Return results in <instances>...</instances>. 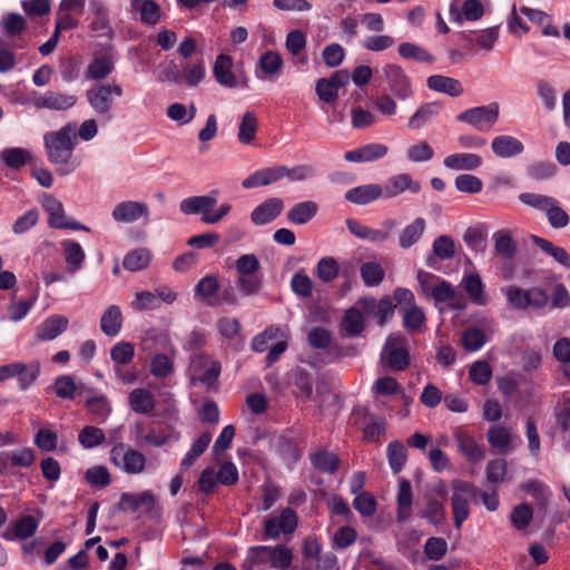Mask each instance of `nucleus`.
<instances>
[{
	"label": "nucleus",
	"mask_w": 570,
	"mask_h": 570,
	"mask_svg": "<svg viewBox=\"0 0 570 570\" xmlns=\"http://www.w3.org/2000/svg\"><path fill=\"white\" fill-rule=\"evenodd\" d=\"M218 190H212L208 195L190 196L179 203V210L185 215H202L204 224L214 225L219 223L229 212L232 205L223 203L213 212L217 204Z\"/></svg>",
	"instance_id": "f257e3e1"
},
{
	"label": "nucleus",
	"mask_w": 570,
	"mask_h": 570,
	"mask_svg": "<svg viewBox=\"0 0 570 570\" xmlns=\"http://www.w3.org/2000/svg\"><path fill=\"white\" fill-rule=\"evenodd\" d=\"M451 508L453 513L454 527L460 530L463 522L470 517L469 501H475L480 489L472 482L455 479L451 481Z\"/></svg>",
	"instance_id": "f03ea898"
},
{
	"label": "nucleus",
	"mask_w": 570,
	"mask_h": 570,
	"mask_svg": "<svg viewBox=\"0 0 570 570\" xmlns=\"http://www.w3.org/2000/svg\"><path fill=\"white\" fill-rule=\"evenodd\" d=\"M122 94V88L119 85L95 83L86 91V99L97 116L110 121L114 118V97H121Z\"/></svg>",
	"instance_id": "7ed1b4c3"
},
{
	"label": "nucleus",
	"mask_w": 570,
	"mask_h": 570,
	"mask_svg": "<svg viewBox=\"0 0 570 570\" xmlns=\"http://www.w3.org/2000/svg\"><path fill=\"white\" fill-rule=\"evenodd\" d=\"M73 132L75 127L68 124L57 131L45 135V147L48 160L51 164L65 165L69 161L73 150V144L71 141Z\"/></svg>",
	"instance_id": "20e7f679"
},
{
	"label": "nucleus",
	"mask_w": 570,
	"mask_h": 570,
	"mask_svg": "<svg viewBox=\"0 0 570 570\" xmlns=\"http://www.w3.org/2000/svg\"><path fill=\"white\" fill-rule=\"evenodd\" d=\"M109 460L116 468L130 475L142 473L147 464V459L140 451L122 442L111 448Z\"/></svg>",
	"instance_id": "39448f33"
},
{
	"label": "nucleus",
	"mask_w": 570,
	"mask_h": 570,
	"mask_svg": "<svg viewBox=\"0 0 570 570\" xmlns=\"http://www.w3.org/2000/svg\"><path fill=\"white\" fill-rule=\"evenodd\" d=\"M499 114V104L490 102L484 106L465 109L456 116V120L472 126L478 131H488L498 121Z\"/></svg>",
	"instance_id": "423d86ee"
},
{
	"label": "nucleus",
	"mask_w": 570,
	"mask_h": 570,
	"mask_svg": "<svg viewBox=\"0 0 570 570\" xmlns=\"http://www.w3.org/2000/svg\"><path fill=\"white\" fill-rule=\"evenodd\" d=\"M42 208L48 214V225L51 228L85 230L89 228L79 222L71 220L67 217L63 205L52 195H45L41 202Z\"/></svg>",
	"instance_id": "0eeeda50"
},
{
	"label": "nucleus",
	"mask_w": 570,
	"mask_h": 570,
	"mask_svg": "<svg viewBox=\"0 0 570 570\" xmlns=\"http://www.w3.org/2000/svg\"><path fill=\"white\" fill-rule=\"evenodd\" d=\"M383 73L387 89L395 98L406 100L413 96L411 79L401 66L387 63L383 67Z\"/></svg>",
	"instance_id": "6e6552de"
},
{
	"label": "nucleus",
	"mask_w": 570,
	"mask_h": 570,
	"mask_svg": "<svg viewBox=\"0 0 570 570\" xmlns=\"http://www.w3.org/2000/svg\"><path fill=\"white\" fill-rule=\"evenodd\" d=\"M29 100L37 108L60 111L73 107L77 104V96L52 90H48L46 92L33 91Z\"/></svg>",
	"instance_id": "1a4fd4ad"
},
{
	"label": "nucleus",
	"mask_w": 570,
	"mask_h": 570,
	"mask_svg": "<svg viewBox=\"0 0 570 570\" xmlns=\"http://www.w3.org/2000/svg\"><path fill=\"white\" fill-rule=\"evenodd\" d=\"M149 214V207L146 203L124 200L114 207L111 217L117 223L132 224L140 218L148 220Z\"/></svg>",
	"instance_id": "9d476101"
},
{
	"label": "nucleus",
	"mask_w": 570,
	"mask_h": 570,
	"mask_svg": "<svg viewBox=\"0 0 570 570\" xmlns=\"http://www.w3.org/2000/svg\"><path fill=\"white\" fill-rule=\"evenodd\" d=\"M297 527V515L291 508L284 509L278 517L267 518L264 523V533L267 538L276 539L281 533L289 534Z\"/></svg>",
	"instance_id": "9b49d317"
},
{
	"label": "nucleus",
	"mask_w": 570,
	"mask_h": 570,
	"mask_svg": "<svg viewBox=\"0 0 570 570\" xmlns=\"http://www.w3.org/2000/svg\"><path fill=\"white\" fill-rule=\"evenodd\" d=\"M39 363L21 362L2 365V380L16 377L20 390H27L39 376Z\"/></svg>",
	"instance_id": "f8f14e48"
},
{
	"label": "nucleus",
	"mask_w": 570,
	"mask_h": 570,
	"mask_svg": "<svg viewBox=\"0 0 570 570\" xmlns=\"http://www.w3.org/2000/svg\"><path fill=\"white\" fill-rule=\"evenodd\" d=\"M39 297L38 287L32 289V292L27 297H18V291L14 289L9 294V301L6 308V318L10 322L18 323L21 322L31 311V308L36 305Z\"/></svg>",
	"instance_id": "ddd939ff"
},
{
	"label": "nucleus",
	"mask_w": 570,
	"mask_h": 570,
	"mask_svg": "<svg viewBox=\"0 0 570 570\" xmlns=\"http://www.w3.org/2000/svg\"><path fill=\"white\" fill-rule=\"evenodd\" d=\"M287 166L279 165L274 167L261 168L242 181V187L245 189L258 188L268 186L285 178Z\"/></svg>",
	"instance_id": "4468645a"
},
{
	"label": "nucleus",
	"mask_w": 570,
	"mask_h": 570,
	"mask_svg": "<svg viewBox=\"0 0 570 570\" xmlns=\"http://www.w3.org/2000/svg\"><path fill=\"white\" fill-rule=\"evenodd\" d=\"M284 210L279 197H271L257 205L250 213V220L256 226H264L275 220Z\"/></svg>",
	"instance_id": "2eb2a0df"
},
{
	"label": "nucleus",
	"mask_w": 570,
	"mask_h": 570,
	"mask_svg": "<svg viewBox=\"0 0 570 570\" xmlns=\"http://www.w3.org/2000/svg\"><path fill=\"white\" fill-rule=\"evenodd\" d=\"M384 199L395 198L404 191L417 194L421 190V184L414 180L410 174L402 173L390 177L383 186Z\"/></svg>",
	"instance_id": "dca6fc26"
},
{
	"label": "nucleus",
	"mask_w": 570,
	"mask_h": 570,
	"mask_svg": "<svg viewBox=\"0 0 570 570\" xmlns=\"http://www.w3.org/2000/svg\"><path fill=\"white\" fill-rule=\"evenodd\" d=\"M387 153L389 147L386 145L370 142L346 151L343 157L350 163H372L384 158Z\"/></svg>",
	"instance_id": "f3484780"
},
{
	"label": "nucleus",
	"mask_w": 570,
	"mask_h": 570,
	"mask_svg": "<svg viewBox=\"0 0 570 570\" xmlns=\"http://www.w3.org/2000/svg\"><path fill=\"white\" fill-rule=\"evenodd\" d=\"M344 198L352 204L365 206L380 198L384 199L383 186L375 183L356 186L348 189Z\"/></svg>",
	"instance_id": "a211bd4d"
},
{
	"label": "nucleus",
	"mask_w": 570,
	"mask_h": 570,
	"mask_svg": "<svg viewBox=\"0 0 570 570\" xmlns=\"http://www.w3.org/2000/svg\"><path fill=\"white\" fill-rule=\"evenodd\" d=\"M491 150L499 158H513L524 151V145L514 136L500 135L492 139Z\"/></svg>",
	"instance_id": "6ab92c4d"
},
{
	"label": "nucleus",
	"mask_w": 570,
	"mask_h": 570,
	"mask_svg": "<svg viewBox=\"0 0 570 570\" xmlns=\"http://www.w3.org/2000/svg\"><path fill=\"white\" fill-rule=\"evenodd\" d=\"M213 76L215 80L226 88H235L237 78L233 71V59L230 56L220 53L216 57L213 65Z\"/></svg>",
	"instance_id": "aec40b11"
},
{
	"label": "nucleus",
	"mask_w": 570,
	"mask_h": 570,
	"mask_svg": "<svg viewBox=\"0 0 570 570\" xmlns=\"http://www.w3.org/2000/svg\"><path fill=\"white\" fill-rule=\"evenodd\" d=\"M130 7L142 24L156 26L163 18V10L154 0H130Z\"/></svg>",
	"instance_id": "412c9836"
},
{
	"label": "nucleus",
	"mask_w": 570,
	"mask_h": 570,
	"mask_svg": "<svg viewBox=\"0 0 570 570\" xmlns=\"http://www.w3.org/2000/svg\"><path fill=\"white\" fill-rule=\"evenodd\" d=\"M483 164L481 156L472 153H456L446 156L443 165L455 171H472L480 168Z\"/></svg>",
	"instance_id": "4be33fe9"
},
{
	"label": "nucleus",
	"mask_w": 570,
	"mask_h": 570,
	"mask_svg": "<svg viewBox=\"0 0 570 570\" xmlns=\"http://www.w3.org/2000/svg\"><path fill=\"white\" fill-rule=\"evenodd\" d=\"M396 504V522H405L412 515L413 505L412 485L411 482L406 479H402L399 483Z\"/></svg>",
	"instance_id": "5701e85b"
},
{
	"label": "nucleus",
	"mask_w": 570,
	"mask_h": 570,
	"mask_svg": "<svg viewBox=\"0 0 570 570\" xmlns=\"http://www.w3.org/2000/svg\"><path fill=\"white\" fill-rule=\"evenodd\" d=\"M455 441L460 453L470 462L476 463L484 459V449L475 439L464 431L455 433Z\"/></svg>",
	"instance_id": "b1692460"
},
{
	"label": "nucleus",
	"mask_w": 570,
	"mask_h": 570,
	"mask_svg": "<svg viewBox=\"0 0 570 570\" xmlns=\"http://www.w3.org/2000/svg\"><path fill=\"white\" fill-rule=\"evenodd\" d=\"M69 321L62 315H51L39 326L37 338L41 342H49L57 338L68 327Z\"/></svg>",
	"instance_id": "393cba45"
},
{
	"label": "nucleus",
	"mask_w": 570,
	"mask_h": 570,
	"mask_svg": "<svg viewBox=\"0 0 570 570\" xmlns=\"http://www.w3.org/2000/svg\"><path fill=\"white\" fill-rule=\"evenodd\" d=\"M220 284L215 275H206L195 286V296H198L208 306H218V292Z\"/></svg>",
	"instance_id": "a878e982"
},
{
	"label": "nucleus",
	"mask_w": 570,
	"mask_h": 570,
	"mask_svg": "<svg viewBox=\"0 0 570 570\" xmlns=\"http://www.w3.org/2000/svg\"><path fill=\"white\" fill-rule=\"evenodd\" d=\"M433 255L426 258V265L431 268H436L438 259H451L455 255L454 240L448 235L438 236L432 244Z\"/></svg>",
	"instance_id": "bb28decb"
},
{
	"label": "nucleus",
	"mask_w": 570,
	"mask_h": 570,
	"mask_svg": "<svg viewBox=\"0 0 570 570\" xmlns=\"http://www.w3.org/2000/svg\"><path fill=\"white\" fill-rule=\"evenodd\" d=\"M39 527V521L31 514H26L16 520L11 530H8L3 538L7 540H26L31 538Z\"/></svg>",
	"instance_id": "cd10ccee"
},
{
	"label": "nucleus",
	"mask_w": 570,
	"mask_h": 570,
	"mask_svg": "<svg viewBox=\"0 0 570 570\" xmlns=\"http://www.w3.org/2000/svg\"><path fill=\"white\" fill-rule=\"evenodd\" d=\"M318 213V205L313 200H304L289 208L286 218L291 224L305 225Z\"/></svg>",
	"instance_id": "c85d7f7f"
},
{
	"label": "nucleus",
	"mask_w": 570,
	"mask_h": 570,
	"mask_svg": "<svg viewBox=\"0 0 570 570\" xmlns=\"http://www.w3.org/2000/svg\"><path fill=\"white\" fill-rule=\"evenodd\" d=\"M429 89L449 95L450 97H459L463 94V87L458 79L442 76L432 75L426 79Z\"/></svg>",
	"instance_id": "c756f323"
},
{
	"label": "nucleus",
	"mask_w": 570,
	"mask_h": 570,
	"mask_svg": "<svg viewBox=\"0 0 570 570\" xmlns=\"http://www.w3.org/2000/svg\"><path fill=\"white\" fill-rule=\"evenodd\" d=\"M461 283L474 305L484 306L488 304V298L484 294V284L478 273L465 274Z\"/></svg>",
	"instance_id": "7c9ffc66"
},
{
	"label": "nucleus",
	"mask_w": 570,
	"mask_h": 570,
	"mask_svg": "<svg viewBox=\"0 0 570 570\" xmlns=\"http://www.w3.org/2000/svg\"><path fill=\"white\" fill-rule=\"evenodd\" d=\"M426 228V222L423 217H416L411 224L406 225L399 235V246L402 249H409L420 242Z\"/></svg>",
	"instance_id": "2f4dec72"
},
{
	"label": "nucleus",
	"mask_w": 570,
	"mask_h": 570,
	"mask_svg": "<svg viewBox=\"0 0 570 570\" xmlns=\"http://www.w3.org/2000/svg\"><path fill=\"white\" fill-rule=\"evenodd\" d=\"M33 163V155L29 149L10 147L2 149V164L11 169L19 170L27 164Z\"/></svg>",
	"instance_id": "473e14b6"
},
{
	"label": "nucleus",
	"mask_w": 570,
	"mask_h": 570,
	"mask_svg": "<svg viewBox=\"0 0 570 570\" xmlns=\"http://www.w3.org/2000/svg\"><path fill=\"white\" fill-rule=\"evenodd\" d=\"M122 320V313L118 305L108 306L100 318L101 332L109 337L117 336L120 333Z\"/></svg>",
	"instance_id": "72a5a7b5"
},
{
	"label": "nucleus",
	"mask_w": 570,
	"mask_h": 570,
	"mask_svg": "<svg viewBox=\"0 0 570 570\" xmlns=\"http://www.w3.org/2000/svg\"><path fill=\"white\" fill-rule=\"evenodd\" d=\"M309 460L314 469L323 473L334 474L340 466L338 456L325 449H316L309 454Z\"/></svg>",
	"instance_id": "f704fd0d"
},
{
	"label": "nucleus",
	"mask_w": 570,
	"mask_h": 570,
	"mask_svg": "<svg viewBox=\"0 0 570 570\" xmlns=\"http://www.w3.org/2000/svg\"><path fill=\"white\" fill-rule=\"evenodd\" d=\"M61 248L65 261L69 266V271L75 273L82 268L86 254L81 245L73 239H65L61 242Z\"/></svg>",
	"instance_id": "c9c22d12"
},
{
	"label": "nucleus",
	"mask_w": 570,
	"mask_h": 570,
	"mask_svg": "<svg viewBox=\"0 0 570 570\" xmlns=\"http://www.w3.org/2000/svg\"><path fill=\"white\" fill-rule=\"evenodd\" d=\"M36 461L35 451L30 448H20L2 453V470L8 466L30 468Z\"/></svg>",
	"instance_id": "e433bc0d"
},
{
	"label": "nucleus",
	"mask_w": 570,
	"mask_h": 570,
	"mask_svg": "<svg viewBox=\"0 0 570 570\" xmlns=\"http://www.w3.org/2000/svg\"><path fill=\"white\" fill-rule=\"evenodd\" d=\"M487 439L490 446L499 450L501 453H507L511 450L512 434L504 425H491L487 432Z\"/></svg>",
	"instance_id": "4c0bfd02"
},
{
	"label": "nucleus",
	"mask_w": 570,
	"mask_h": 570,
	"mask_svg": "<svg viewBox=\"0 0 570 570\" xmlns=\"http://www.w3.org/2000/svg\"><path fill=\"white\" fill-rule=\"evenodd\" d=\"M129 404L134 412L140 414L150 413L155 409L154 395L146 389H135L129 394Z\"/></svg>",
	"instance_id": "58836bf2"
},
{
	"label": "nucleus",
	"mask_w": 570,
	"mask_h": 570,
	"mask_svg": "<svg viewBox=\"0 0 570 570\" xmlns=\"http://www.w3.org/2000/svg\"><path fill=\"white\" fill-rule=\"evenodd\" d=\"M257 67L258 70L263 73V76H261L257 72V77L261 79L265 77L277 76L283 67L282 56L276 51L268 50L259 57Z\"/></svg>",
	"instance_id": "ea45409f"
},
{
	"label": "nucleus",
	"mask_w": 570,
	"mask_h": 570,
	"mask_svg": "<svg viewBox=\"0 0 570 570\" xmlns=\"http://www.w3.org/2000/svg\"><path fill=\"white\" fill-rule=\"evenodd\" d=\"M85 407L96 423H104L111 413V405L105 395L89 397Z\"/></svg>",
	"instance_id": "a19ab883"
},
{
	"label": "nucleus",
	"mask_w": 570,
	"mask_h": 570,
	"mask_svg": "<svg viewBox=\"0 0 570 570\" xmlns=\"http://www.w3.org/2000/svg\"><path fill=\"white\" fill-rule=\"evenodd\" d=\"M258 129V119L252 111H247L240 119L238 127V141L244 145H250Z\"/></svg>",
	"instance_id": "79ce46f5"
},
{
	"label": "nucleus",
	"mask_w": 570,
	"mask_h": 570,
	"mask_svg": "<svg viewBox=\"0 0 570 570\" xmlns=\"http://www.w3.org/2000/svg\"><path fill=\"white\" fill-rule=\"evenodd\" d=\"M150 259L151 255L147 248H136L125 255L122 266L129 272H138L146 268Z\"/></svg>",
	"instance_id": "37998d69"
},
{
	"label": "nucleus",
	"mask_w": 570,
	"mask_h": 570,
	"mask_svg": "<svg viewBox=\"0 0 570 570\" xmlns=\"http://www.w3.org/2000/svg\"><path fill=\"white\" fill-rule=\"evenodd\" d=\"M396 227L397 220L395 218H384L381 222V228H373L368 226L365 240L375 244L387 242Z\"/></svg>",
	"instance_id": "c03bdc74"
},
{
	"label": "nucleus",
	"mask_w": 570,
	"mask_h": 570,
	"mask_svg": "<svg viewBox=\"0 0 570 570\" xmlns=\"http://www.w3.org/2000/svg\"><path fill=\"white\" fill-rule=\"evenodd\" d=\"M533 243L546 254L550 255L560 265L570 268V255L559 246H554L550 240L539 236H532Z\"/></svg>",
	"instance_id": "a18cd8bd"
},
{
	"label": "nucleus",
	"mask_w": 570,
	"mask_h": 570,
	"mask_svg": "<svg viewBox=\"0 0 570 570\" xmlns=\"http://www.w3.org/2000/svg\"><path fill=\"white\" fill-rule=\"evenodd\" d=\"M112 61L108 57H96L87 67L86 78L91 80H102L112 72Z\"/></svg>",
	"instance_id": "49530a36"
},
{
	"label": "nucleus",
	"mask_w": 570,
	"mask_h": 570,
	"mask_svg": "<svg viewBox=\"0 0 570 570\" xmlns=\"http://www.w3.org/2000/svg\"><path fill=\"white\" fill-rule=\"evenodd\" d=\"M315 272L320 281L330 283L340 275L341 267L334 257L324 256L317 262Z\"/></svg>",
	"instance_id": "de8ad7c7"
},
{
	"label": "nucleus",
	"mask_w": 570,
	"mask_h": 570,
	"mask_svg": "<svg viewBox=\"0 0 570 570\" xmlns=\"http://www.w3.org/2000/svg\"><path fill=\"white\" fill-rule=\"evenodd\" d=\"M397 51L402 58L414 60L416 62L432 63L435 61L434 56L428 52L423 47L412 42H402L399 46Z\"/></svg>",
	"instance_id": "09e8293b"
},
{
	"label": "nucleus",
	"mask_w": 570,
	"mask_h": 570,
	"mask_svg": "<svg viewBox=\"0 0 570 570\" xmlns=\"http://www.w3.org/2000/svg\"><path fill=\"white\" fill-rule=\"evenodd\" d=\"M106 440L105 432L97 426L86 425L78 433V442L83 449H94Z\"/></svg>",
	"instance_id": "8fccbe9b"
},
{
	"label": "nucleus",
	"mask_w": 570,
	"mask_h": 570,
	"mask_svg": "<svg viewBox=\"0 0 570 570\" xmlns=\"http://www.w3.org/2000/svg\"><path fill=\"white\" fill-rule=\"evenodd\" d=\"M438 114L439 108L435 104H424L409 119L407 127L412 130L423 128Z\"/></svg>",
	"instance_id": "3c124183"
},
{
	"label": "nucleus",
	"mask_w": 570,
	"mask_h": 570,
	"mask_svg": "<svg viewBox=\"0 0 570 570\" xmlns=\"http://www.w3.org/2000/svg\"><path fill=\"white\" fill-rule=\"evenodd\" d=\"M360 274L363 283L368 287L379 286L385 276L383 267L376 262H366L361 265Z\"/></svg>",
	"instance_id": "603ef678"
},
{
	"label": "nucleus",
	"mask_w": 570,
	"mask_h": 570,
	"mask_svg": "<svg viewBox=\"0 0 570 570\" xmlns=\"http://www.w3.org/2000/svg\"><path fill=\"white\" fill-rule=\"evenodd\" d=\"M487 342L485 334L482 330L471 326L463 331L461 343L465 351L476 352L483 347Z\"/></svg>",
	"instance_id": "864d4df0"
},
{
	"label": "nucleus",
	"mask_w": 570,
	"mask_h": 570,
	"mask_svg": "<svg viewBox=\"0 0 570 570\" xmlns=\"http://www.w3.org/2000/svg\"><path fill=\"white\" fill-rule=\"evenodd\" d=\"M389 464L394 473H399L406 462V449L400 441H392L386 449Z\"/></svg>",
	"instance_id": "5fc2aeb1"
},
{
	"label": "nucleus",
	"mask_w": 570,
	"mask_h": 570,
	"mask_svg": "<svg viewBox=\"0 0 570 570\" xmlns=\"http://www.w3.org/2000/svg\"><path fill=\"white\" fill-rule=\"evenodd\" d=\"M342 324L347 336L351 337L358 336L364 330L363 315L354 307L346 311Z\"/></svg>",
	"instance_id": "6e6d98bb"
},
{
	"label": "nucleus",
	"mask_w": 570,
	"mask_h": 570,
	"mask_svg": "<svg viewBox=\"0 0 570 570\" xmlns=\"http://www.w3.org/2000/svg\"><path fill=\"white\" fill-rule=\"evenodd\" d=\"M236 286L244 296L256 295L263 287V276L258 274L239 275Z\"/></svg>",
	"instance_id": "4d7b16f0"
},
{
	"label": "nucleus",
	"mask_w": 570,
	"mask_h": 570,
	"mask_svg": "<svg viewBox=\"0 0 570 570\" xmlns=\"http://www.w3.org/2000/svg\"><path fill=\"white\" fill-rule=\"evenodd\" d=\"M273 547L256 546L249 548L245 563L248 562L250 568L266 567L271 564Z\"/></svg>",
	"instance_id": "13d9d810"
},
{
	"label": "nucleus",
	"mask_w": 570,
	"mask_h": 570,
	"mask_svg": "<svg viewBox=\"0 0 570 570\" xmlns=\"http://www.w3.org/2000/svg\"><path fill=\"white\" fill-rule=\"evenodd\" d=\"M518 198L523 205L544 213H547L551 204L557 203V199L551 196L535 193H521Z\"/></svg>",
	"instance_id": "bf43d9fd"
},
{
	"label": "nucleus",
	"mask_w": 570,
	"mask_h": 570,
	"mask_svg": "<svg viewBox=\"0 0 570 570\" xmlns=\"http://www.w3.org/2000/svg\"><path fill=\"white\" fill-rule=\"evenodd\" d=\"M425 314L421 307L413 305L404 311L403 326L407 332H419L425 323Z\"/></svg>",
	"instance_id": "052dcab7"
},
{
	"label": "nucleus",
	"mask_w": 570,
	"mask_h": 570,
	"mask_svg": "<svg viewBox=\"0 0 570 570\" xmlns=\"http://www.w3.org/2000/svg\"><path fill=\"white\" fill-rule=\"evenodd\" d=\"M533 518V510L530 504L521 503L513 508L510 520L517 530H524L529 527Z\"/></svg>",
	"instance_id": "680f3d73"
},
{
	"label": "nucleus",
	"mask_w": 570,
	"mask_h": 570,
	"mask_svg": "<svg viewBox=\"0 0 570 570\" xmlns=\"http://www.w3.org/2000/svg\"><path fill=\"white\" fill-rule=\"evenodd\" d=\"M553 355L561 363L564 376L570 379V338L561 337L553 345Z\"/></svg>",
	"instance_id": "e2e57ef3"
},
{
	"label": "nucleus",
	"mask_w": 570,
	"mask_h": 570,
	"mask_svg": "<svg viewBox=\"0 0 570 570\" xmlns=\"http://www.w3.org/2000/svg\"><path fill=\"white\" fill-rule=\"evenodd\" d=\"M494 249L500 257L511 259L517 253V243L509 234L495 233Z\"/></svg>",
	"instance_id": "0e129e2a"
},
{
	"label": "nucleus",
	"mask_w": 570,
	"mask_h": 570,
	"mask_svg": "<svg viewBox=\"0 0 570 570\" xmlns=\"http://www.w3.org/2000/svg\"><path fill=\"white\" fill-rule=\"evenodd\" d=\"M278 451L282 458L291 463H296L302 458V449L295 438H281Z\"/></svg>",
	"instance_id": "69168bd1"
},
{
	"label": "nucleus",
	"mask_w": 570,
	"mask_h": 570,
	"mask_svg": "<svg viewBox=\"0 0 570 570\" xmlns=\"http://www.w3.org/2000/svg\"><path fill=\"white\" fill-rule=\"evenodd\" d=\"M508 471V463L504 459L490 460L487 464V481L493 485H499L504 481Z\"/></svg>",
	"instance_id": "338daca9"
},
{
	"label": "nucleus",
	"mask_w": 570,
	"mask_h": 570,
	"mask_svg": "<svg viewBox=\"0 0 570 570\" xmlns=\"http://www.w3.org/2000/svg\"><path fill=\"white\" fill-rule=\"evenodd\" d=\"M556 173L557 166L551 161H535L527 168L528 177L538 181L549 179Z\"/></svg>",
	"instance_id": "774afa93"
}]
</instances>
